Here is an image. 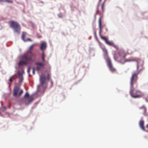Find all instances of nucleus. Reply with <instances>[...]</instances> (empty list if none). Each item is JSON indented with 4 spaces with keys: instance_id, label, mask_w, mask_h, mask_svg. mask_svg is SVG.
<instances>
[{
    "instance_id": "nucleus-35",
    "label": "nucleus",
    "mask_w": 148,
    "mask_h": 148,
    "mask_svg": "<svg viewBox=\"0 0 148 148\" xmlns=\"http://www.w3.org/2000/svg\"><path fill=\"white\" fill-rule=\"evenodd\" d=\"M60 17H62V16H60Z\"/></svg>"
},
{
    "instance_id": "nucleus-8",
    "label": "nucleus",
    "mask_w": 148,
    "mask_h": 148,
    "mask_svg": "<svg viewBox=\"0 0 148 148\" xmlns=\"http://www.w3.org/2000/svg\"><path fill=\"white\" fill-rule=\"evenodd\" d=\"M45 77L44 76H41L40 78V85L42 86H43V85L45 82Z\"/></svg>"
},
{
    "instance_id": "nucleus-23",
    "label": "nucleus",
    "mask_w": 148,
    "mask_h": 148,
    "mask_svg": "<svg viewBox=\"0 0 148 148\" xmlns=\"http://www.w3.org/2000/svg\"><path fill=\"white\" fill-rule=\"evenodd\" d=\"M30 41L31 42H32V40L31 39H30L29 38H27V40H25L24 41Z\"/></svg>"
},
{
    "instance_id": "nucleus-34",
    "label": "nucleus",
    "mask_w": 148,
    "mask_h": 148,
    "mask_svg": "<svg viewBox=\"0 0 148 148\" xmlns=\"http://www.w3.org/2000/svg\"><path fill=\"white\" fill-rule=\"evenodd\" d=\"M60 17H62V16H60Z\"/></svg>"
},
{
    "instance_id": "nucleus-19",
    "label": "nucleus",
    "mask_w": 148,
    "mask_h": 148,
    "mask_svg": "<svg viewBox=\"0 0 148 148\" xmlns=\"http://www.w3.org/2000/svg\"><path fill=\"white\" fill-rule=\"evenodd\" d=\"M104 2L102 4L101 6V9L103 12L104 11Z\"/></svg>"
},
{
    "instance_id": "nucleus-27",
    "label": "nucleus",
    "mask_w": 148,
    "mask_h": 148,
    "mask_svg": "<svg viewBox=\"0 0 148 148\" xmlns=\"http://www.w3.org/2000/svg\"><path fill=\"white\" fill-rule=\"evenodd\" d=\"M49 77V74H48V75H47V79L49 81V80H50Z\"/></svg>"
},
{
    "instance_id": "nucleus-1",
    "label": "nucleus",
    "mask_w": 148,
    "mask_h": 148,
    "mask_svg": "<svg viewBox=\"0 0 148 148\" xmlns=\"http://www.w3.org/2000/svg\"><path fill=\"white\" fill-rule=\"evenodd\" d=\"M139 73V72L134 73L132 74L130 78V93L131 96L134 98H139L142 96L141 92L138 90L134 91V84H136L137 86H138L137 82L138 78V75Z\"/></svg>"
},
{
    "instance_id": "nucleus-10",
    "label": "nucleus",
    "mask_w": 148,
    "mask_h": 148,
    "mask_svg": "<svg viewBox=\"0 0 148 148\" xmlns=\"http://www.w3.org/2000/svg\"><path fill=\"white\" fill-rule=\"evenodd\" d=\"M47 46V44L45 42H42L41 44L40 49L43 52H44V51L46 49Z\"/></svg>"
},
{
    "instance_id": "nucleus-15",
    "label": "nucleus",
    "mask_w": 148,
    "mask_h": 148,
    "mask_svg": "<svg viewBox=\"0 0 148 148\" xmlns=\"http://www.w3.org/2000/svg\"><path fill=\"white\" fill-rule=\"evenodd\" d=\"M18 78L20 79L21 81H22L23 79V77L22 76V74L21 73H18Z\"/></svg>"
},
{
    "instance_id": "nucleus-9",
    "label": "nucleus",
    "mask_w": 148,
    "mask_h": 148,
    "mask_svg": "<svg viewBox=\"0 0 148 148\" xmlns=\"http://www.w3.org/2000/svg\"><path fill=\"white\" fill-rule=\"evenodd\" d=\"M19 90V87L17 86H15L14 87L13 89V95L15 97L17 96V94Z\"/></svg>"
},
{
    "instance_id": "nucleus-6",
    "label": "nucleus",
    "mask_w": 148,
    "mask_h": 148,
    "mask_svg": "<svg viewBox=\"0 0 148 148\" xmlns=\"http://www.w3.org/2000/svg\"><path fill=\"white\" fill-rule=\"evenodd\" d=\"M35 64L36 66V69L38 71H39L43 69L45 66L44 64L41 62H36Z\"/></svg>"
},
{
    "instance_id": "nucleus-20",
    "label": "nucleus",
    "mask_w": 148,
    "mask_h": 148,
    "mask_svg": "<svg viewBox=\"0 0 148 148\" xmlns=\"http://www.w3.org/2000/svg\"><path fill=\"white\" fill-rule=\"evenodd\" d=\"M25 98L29 97V95L28 92H26L24 96Z\"/></svg>"
},
{
    "instance_id": "nucleus-22",
    "label": "nucleus",
    "mask_w": 148,
    "mask_h": 148,
    "mask_svg": "<svg viewBox=\"0 0 148 148\" xmlns=\"http://www.w3.org/2000/svg\"><path fill=\"white\" fill-rule=\"evenodd\" d=\"M23 90L22 89L21 90L20 92L18 93L19 96H20L21 95V94L23 93Z\"/></svg>"
},
{
    "instance_id": "nucleus-7",
    "label": "nucleus",
    "mask_w": 148,
    "mask_h": 148,
    "mask_svg": "<svg viewBox=\"0 0 148 148\" xmlns=\"http://www.w3.org/2000/svg\"><path fill=\"white\" fill-rule=\"evenodd\" d=\"M107 64L109 68L112 72H114L116 71V69L113 67L111 64V60L109 59L108 60Z\"/></svg>"
},
{
    "instance_id": "nucleus-33",
    "label": "nucleus",
    "mask_w": 148,
    "mask_h": 148,
    "mask_svg": "<svg viewBox=\"0 0 148 148\" xmlns=\"http://www.w3.org/2000/svg\"><path fill=\"white\" fill-rule=\"evenodd\" d=\"M101 0H99V2H100L101 1Z\"/></svg>"
},
{
    "instance_id": "nucleus-28",
    "label": "nucleus",
    "mask_w": 148,
    "mask_h": 148,
    "mask_svg": "<svg viewBox=\"0 0 148 148\" xmlns=\"http://www.w3.org/2000/svg\"><path fill=\"white\" fill-rule=\"evenodd\" d=\"M27 71L28 73L30 72V67L28 68Z\"/></svg>"
},
{
    "instance_id": "nucleus-32",
    "label": "nucleus",
    "mask_w": 148,
    "mask_h": 148,
    "mask_svg": "<svg viewBox=\"0 0 148 148\" xmlns=\"http://www.w3.org/2000/svg\"><path fill=\"white\" fill-rule=\"evenodd\" d=\"M106 31H108V29L107 28H106Z\"/></svg>"
},
{
    "instance_id": "nucleus-3",
    "label": "nucleus",
    "mask_w": 148,
    "mask_h": 148,
    "mask_svg": "<svg viewBox=\"0 0 148 148\" xmlns=\"http://www.w3.org/2000/svg\"><path fill=\"white\" fill-rule=\"evenodd\" d=\"M10 27L12 28L14 32L18 33L21 29V27L19 23L17 22L11 20L8 22Z\"/></svg>"
},
{
    "instance_id": "nucleus-29",
    "label": "nucleus",
    "mask_w": 148,
    "mask_h": 148,
    "mask_svg": "<svg viewBox=\"0 0 148 148\" xmlns=\"http://www.w3.org/2000/svg\"><path fill=\"white\" fill-rule=\"evenodd\" d=\"M137 69H138V67H139V66H138V62L137 61Z\"/></svg>"
},
{
    "instance_id": "nucleus-11",
    "label": "nucleus",
    "mask_w": 148,
    "mask_h": 148,
    "mask_svg": "<svg viewBox=\"0 0 148 148\" xmlns=\"http://www.w3.org/2000/svg\"><path fill=\"white\" fill-rule=\"evenodd\" d=\"M101 49L103 52L104 56L105 57H107L108 56V53L105 47H101Z\"/></svg>"
},
{
    "instance_id": "nucleus-5",
    "label": "nucleus",
    "mask_w": 148,
    "mask_h": 148,
    "mask_svg": "<svg viewBox=\"0 0 148 148\" xmlns=\"http://www.w3.org/2000/svg\"><path fill=\"white\" fill-rule=\"evenodd\" d=\"M101 38L104 40L106 43L107 45L110 46H112L116 50H117L118 49V47L117 45H115L113 42L108 41V38L106 37L101 36Z\"/></svg>"
},
{
    "instance_id": "nucleus-25",
    "label": "nucleus",
    "mask_w": 148,
    "mask_h": 148,
    "mask_svg": "<svg viewBox=\"0 0 148 148\" xmlns=\"http://www.w3.org/2000/svg\"><path fill=\"white\" fill-rule=\"evenodd\" d=\"M2 110L4 111V110H5L6 109V108L5 107H3L1 108Z\"/></svg>"
},
{
    "instance_id": "nucleus-13",
    "label": "nucleus",
    "mask_w": 148,
    "mask_h": 148,
    "mask_svg": "<svg viewBox=\"0 0 148 148\" xmlns=\"http://www.w3.org/2000/svg\"><path fill=\"white\" fill-rule=\"evenodd\" d=\"M99 26L100 29V33L102 29L101 23V17L99 18Z\"/></svg>"
},
{
    "instance_id": "nucleus-4",
    "label": "nucleus",
    "mask_w": 148,
    "mask_h": 148,
    "mask_svg": "<svg viewBox=\"0 0 148 148\" xmlns=\"http://www.w3.org/2000/svg\"><path fill=\"white\" fill-rule=\"evenodd\" d=\"M120 57V62L122 64H124L127 62H134L136 61L135 58H130L128 59H126L125 57L126 54L124 52H122L119 54Z\"/></svg>"
},
{
    "instance_id": "nucleus-18",
    "label": "nucleus",
    "mask_w": 148,
    "mask_h": 148,
    "mask_svg": "<svg viewBox=\"0 0 148 148\" xmlns=\"http://www.w3.org/2000/svg\"><path fill=\"white\" fill-rule=\"evenodd\" d=\"M42 60L43 62H45V54L44 52H42Z\"/></svg>"
},
{
    "instance_id": "nucleus-24",
    "label": "nucleus",
    "mask_w": 148,
    "mask_h": 148,
    "mask_svg": "<svg viewBox=\"0 0 148 148\" xmlns=\"http://www.w3.org/2000/svg\"><path fill=\"white\" fill-rule=\"evenodd\" d=\"M5 2H7L9 3H12L13 1H12L9 0H5Z\"/></svg>"
},
{
    "instance_id": "nucleus-16",
    "label": "nucleus",
    "mask_w": 148,
    "mask_h": 148,
    "mask_svg": "<svg viewBox=\"0 0 148 148\" xmlns=\"http://www.w3.org/2000/svg\"><path fill=\"white\" fill-rule=\"evenodd\" d=\"M26 34L25 32H23L22 35V38L24 41L25 40V38L26 36Z\"/></svg>"
},
{
    "instance_id": "nucleus-31",
    "label": "nucleus",
    "mask_w": 148,
    "mask_h": 148,
    "mask_svg": "<svg viewBox=\"0 0 148 148\" xmlns=\"http://www.w3.org/2000/svg\"><path fill=\"white\" fill-rule=\"evenodd\" d=\"M146 127L147 128H148V124H147V125H146Z\"/></svg>"
},
{
    "instance_id": "nucleus-14",
    "label": "nucleus",
    "mask_w": 148,
    "mask_h": 148,
    "mask_svg": "<svg viewBox=\"0 0 148 148\" xmlns=\"http://www.w3.org/2000/svg\"><path fill=\"white\" fill-rule=\"evenodd\" d=\"M18 64L19 66H20L23 65H26V63L25 61H21L19 62Z\"/></svg>"
},
{
    "instance_id": "nucleus-17",
    "label": "nucleus",
    "mask_w": 148,
    "mask_h": 148,
    "mask_svg": "<svg viewBox=\"0 0 148 148\" xmlns=\"http://www.w3.org/2000/svg\"><path fill=\"white\" fill-rule=\"evenodd\" d=\"M33 98L32 97H29L28 99H27V101L29 103H30L33 101Z\"/></svg>"
},
{
    "instance_id": "nucleus-12",
    "label": "nucleus",
    "mask_w": 148,
    "mask_h": 148,
    "mask_svg": "<svg viewBox=\"0 0 148 148\" xmlns=\"http://www.w3.org/2000/svg\"><path fill=\"white\" fill-rule=\"evenodd\" d=\"M139 125L141 128L144 131H145V127H144V121L143 120H141L139 122Z\"/></svg>"
},
{
    "instance_id": "nucleus-26",
    "label": "nucleus",
    "mask_w": 148,
    "mask_h": 148,
    "mask_svg": "<svg viewBox=\"0 0 148 148\" xmlns=\"http://www.w3.org/2000/svg\"><path fill=\"white\" fill-rule=\"evenodd\" d=\"M35 68H33V71H32V72H33V74L34 75L35 74Z\"/></svg>"
},
{
    "instance_id": "nucleus-21",
    "label": "nucleus",
    "mask_w": 148,
    "mask_h": 148,
    "mask_svg": "<svg viewBox=\"0 0 148 148\" xmlns=\"http://www.w3.org/2000/svg\"><path fill=\"white\" fill-rule=\"evenodd\" d=\"M14 79V78H13V77L12 76V77H10V79H9V81L10 82H13V79Z\"/></svg>"
},
{
    "instance_id": "nucleus-2",
    "label": "nucleus",
    "mask_w": 148,
    "mask_h": 148,
    "mask_svg": "<svg viewBox=\"0 0 148 148\" xmlns=\"http://www.w3.org/2000/svg\"><path fill=\"white\" fill-rule=\"evenodd\" d=\"M35 45V44H33L29 47L27 51L22 56V58L23 59L26 61L31 62L36 59V54L33 53L32 52V49Z\"/></svg>"
},
{
    "instance_id": "nucleus-30",
    "label": "nucleus",
    "mask_w": 148,
    "mask_h": 148,
    "mask_svg": "<svg viewBox=\"0 0 148 148\" xmlns=\"http://www.w3.org/2000/svg\"><path fill=\"white\" fill-rule=\"evenodd\" d=\"M0 1H3V2H5V0H0Z\"/></svg>"
}]
</instances>
